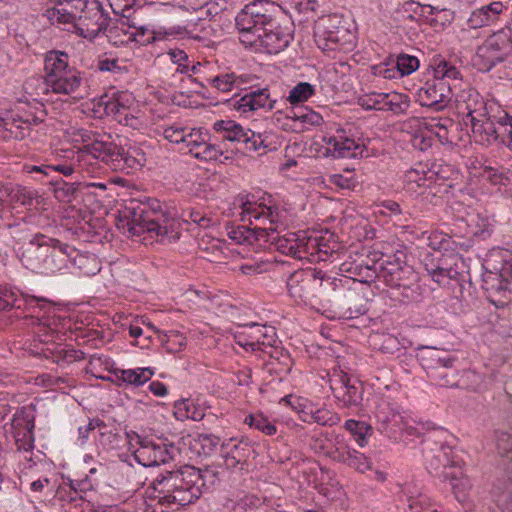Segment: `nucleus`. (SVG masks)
Returning a JSON list of instances; mask_svg holds the SVG:
<instances>
[{"instance_id":"nucleus-1","label":"nucleus","mask_w":512,"mask_h":512,"mask_svg":"<svg viewBox=\"0 0 512 512\" xmlns=\"http://www.w3.org/2000/svg\"><path fill=\"white\" fill-rule=\"evenodd\" d=\"M213 478V471H201L192 466L166 471L146 488L145 512H166V509L189 505L201 496L207 480L214 483Z\"/></svg>"},{"instance_id":"nucleus-2","label":"nucleus","mask_w":512,"mask_h":512,"mask_svg":"<svg viewBox=\"0 0 512 512\" xmlns=\"http://www.w3.org/2000/svg\"><path fill=\"white\" fill-rule=\"evenodd\" d=\"M48 18L53 23L73 24L74 32L89 40L112 31L111 18L98 0H60L48 11Z\"/></svg>"},{"instance_id":"nucleus-3","label":"nucleus","mask_w":512,"mask_h":512,"mask_svg":"<svg viewBox=\"0 0 512 512\" xmlns=\"http://www.w3.org/2000/svg\"><path fill=\"white\" fill-rule=\"evenodd\" d=\"M76 250L56 238L36 233L20 249L22 264L34 273L45 276L64 274Z\"/></svg>"},{"instance_id":"nucleus-4","label":"nucleus","mask_w":512,"mask_h":512,"mask_svg":"<svg viewBox=\"0 0 512 512\" xmlns=\"http://www.w3.org/2000/svg\"><path fill=\"white\" fill-rule=\"evenodd\" d=\"M128 231L132 235L155 234L158 241L174 238L176 222L170 213L162 209L158 201L144 203L131 199L121 212Z\"/></svg>"},{"instance_id":"nucleus-5","label":"nucleus","mask_w":512,"mask_h":512,"mask_svg":"<svg viewBox=\"0 0 512 512\" xmlns=\"http://www.w3.org/2000/svg\"><path fill=\"white\" fill-rule=\"evenodd\" d=\"M287 288L291 297L305 304L312 303L317 297L328 296L330 291H343L341 280L327 277L314 268L297 270L287 280Z\"/></svg>"},{"instance_id":"nucleus-6","label":"nucleus","mask_w":512,"mask_h":512,"mask_svg":"<svg viewBox=\"0 0 512 512\" xmlns=\"http://www.w3.org/2000/svg\"><path fill=\"white\" fill-rule=\"evenodd\" d=\"M279 5L269 0L247 4L236 16L239 39L244 45H254L264 27H276Z\"/></svg>"},{"instance_id":"nucleus-7","label":"nucleus","mask_w":512,"mask_h":512,"mask_svg":"<svg viewBox=\"0 0 512 512\" xmlns=\"http://www.w3.org/2000/svg\"><path fill=\"white\" fill-rule=\"evenodd\" d=\"M314 38L323 52H334L352 42L353 34L347 20L339 14L325 15L315 22Z\"/></svg>"},{"instance_id":"nucleus-8","label":"nucleus","mask_w":512,"mask_h":512,"mask_svg":"<svg viewBox=\"0 0 512 512\" xmlns=\"http://www.w3.org/2000/svg\"><path fill=\"white\" fill-rule=\"evenodd\" d=\"M87 151L91 157L98 159L114 171L130 173L142 166L143 156L137 158L130 151H125L110 140V137H95L88 144Z\"/></svg>"},{"instance_id":"nucleus-9","label":"nucleus","mask_w":512,"mask_h":512,"mask_svg":"<svg viewBox=\"0 0 512 512\" xmlns=\"http://www.w3.org/2000/svg\"><path fill=\"white\" fill-rule=\"evenodd\" d=\"M456 357L436 348H426L421 361L428 376L442 387H458V370L454 367Z\"/></svg>"},{"instance_id":"nucleus-10","label":"nucleus","mask_w":512,"mask_h":512,"mask_svg":"<svg viewBox=\"0 0 512 512\" xmlns=\"http://www.w3.org/2000/svg\"><path fill=\"white\" fill-rule=\"evenodd\" d=\"M240 207L242 209V221H248L253 230L258 228L264 229L263 233H257L258 242L263 241L266 243L271 237V233L275 234L280 226H282L280 213L277 208L248 200H241Z\"/></svg>"},{"instance_id":"nucleus-11","label":"nucleus","mask_w":512,"mask_h":512,"mask_svg":"<svg viewBox=\"0 0 512 512\" xmlns=\"http://www.w3.org/2000/svg\"><path fill=\"white\" fill-rule=\"evenodd\" d=\"M217 132L223 133V138L232 142H241L244 149L249 152H258L262 155L266 152V137L261 133H255L250 129H244L232 120H220L214 124Z\"/></svg>"},{"instance_id":"nucleus-12","label":"nucleus","mask_w":512,"mask_h":512,"mask_svg":"<svg viewBox=\"0 0 512 512\" xmlns=\"http://www.w3.org/2000/svg\"><path fill=\"white\" fill-rule=\"evenodd\" d=\"M327 153L335 158H362L368 156L364 140L350 136L344 129H338L332 136H325Z\"/></svg>"},{"instance_id":"nucleus-13","label":"nucleus","mask_w":512,"mask_h":512,"mask_svg":"<svg viewBox=\"0 0 512 512\" xmlns=\"http://www.w3.org/2000/svg\"><path fill=\"white\" fill-rule=\"evenodd\" d=\"M139 448L134 452L136 460L144 467L159 466L174 460L179 449L171 443L139 439Z\"/></svg>"},{"instance_id":"nucleus-14","label":"nucleus","mask_w":512,"mask_h":512,"mask_svg":"<svg viewBox=\"0 0 512 512\" xmlns=\"http://www.w3.org/2000/svg\"><path fill=\"white\" fill-rule=\"evenodd\" d=\"M330 388L334 396L347 407L357 406L362 401V385L357 380H352L343 371L333 372Z\"/></svg>"},{"instance_id":"nucleus-15","label":"nucleus","mask_w":512,"mask_h":512,"mask_svg":"<svg viewBox=\"0 0 512 512\" xmlns=\"http://www.w3.org/2000/svg\"><path fill=\"white\" fill-rule=\"evenodd\" d=\"M451 453L452 450L449 446H442L436 458L444 467V478L450 480L455 497L462 502L466 499L471 483L464 476L461 468L454 465V461L450 457Z\"/></svg>"},{"instance_id":"nucleus-16","label":"nucleus","mask_w":512,"mask_h":512,"mask_svg":"<svg viewBox=\"0 0 512 512\" xmlns=\"http://www.w3.org/2000/svg\"><path fill=\"white\" fill-rule=\"evenodd\" d=\"M183 145L194 158L201 161L217 160L222 154L221 150L209 143V134L202 128H189Z\"/></svg>"},{"instance_id":"nucleus-17","label":"nucleus","mask_w":512,"mask_h":512,"mask_svg":"<svg viewBox=\"0 0 512 512\" xmlns=\"http://www.w3.org/2000/svg\"><path fill=\"white\" fill-rule=\"evenodd\" d=\"M80 73L71 66H52L45 76V83L55 93L70 94L81 85Z\"/></svg>"},{"instance_id":"nucleus-18","label":"nucleus","mask_w":512,"mask_h":512,"mask_svg":"<svg viewBox=\"0 0 512 512\" xmlns=\"http://www.w3.org/2000/svg\"><path fill=\"white\" fill-rule=\"evenodd\" d=\"M450 99L451 88L448 82H431L428 80L425 86L417 92L419 104L435 111L443 110Z\"/></svg>"},{"instance_id":"nucleus-19","label":"nucleus","mask_w":512,"mask_h":512,"mask_svg":"<svg viewBox=\"0 0 512 512\" xmlns=\"http://www.w3.org/2000/svg\"><path fill=\"white\" fill-rule=\"evenodd\" d=\"M41 122L37 117L32 116L23 119L22 117L8 116L0 118V134L6 140H22L30 134L31 125Z\"/></svg>"},{"instance_id":"nucleus-20","label":"nucleus","mask_w":512,"mask_h":512,"mask_svg":"<svg viewBox=\"0 0 512 512\" xmlns=\"http://www.w3.org/2000/svg\"><path fill=\"white\" fill-rule=\"evenodd\" d=\"M260 36L251 47H262L268 54H277L286 48L290 41V35L280 30L278 23L276 27H264L263 31L258 33Z\"/></svg>"},{"instance_id":"nucleus-21","label":"nucleus","mask_w":512,"mask_h":512,"mask_svg":"<svg viewBox=\"0 0 512 512\" xmlns=\"http://www.w3.org/2000/svg\"><path fill=\"white\" fill-rule=\"evenodd\" d=\"M242 327L249 328L248 337L250 341L238 340V345L244 348L250 347L254 350H264L262 346H273L275 342V331L273 327L259 325L257 323H250L241 325Z\"/></svg>"},{"instance_id":"nucleus-22","label":"nucleus","mask_w":512,"mask_h":512,"mask_svg":"<svg viewBox=\"0 0 512 512\" xmlns=\"http://www.w3.org/2000/svg\"><path fill=\"white\" fill-rule=\"evenodd\" d=\"M471 127L475 138L482 144H491L496 141L497 120L494 121L488 117L487 111L482 108L474 115Z\"/></svg>"},{"instance_id":"nucleus-23","label":"nucleus","mask_w":512,"mask_h":512,"mask_svg":"<svg viewBox=\"0 0 512 512\" xmlns=\"http://www.w3.org/2000/svg\"><path fill=\"white\" fill-rule=\"evenodd\" d=\"M87 149L88 144L84 145L83 148H79L78 150L69 149L63 151V158H65V160L62 163L47 166V168H45V175L49 176L52 172H59L65 176L72 175L76 168L80 166V163L86 157L91 156Z\"/></svg>"},{"instance_id":"nucleus-24","label":"nucleus","mask_w":512,"mask_h":512,"mask_svg":"<svg viewBox=\"0 0 512 512\" xmlns=\"http://www.w3.org/2000/svg\"><path fill=\"white\" fill-rule=\"evenodd\" d=\"M231 443L232 440L225 445L228 450L224 455V464L228 469L243 470L247 464L248 458L254 451L247 441L241 440L232 445Z\"/></svg>"},{"instance_id":"nucleus-25","label":"nucleus","mask_w":512,"mask_h":512,"mask_svg":"<svg viewBox=\"0 0 512 512\" xmlns=\"http://www.w3.org/2000/svg\"><path fill=\"white\" fill-rule=\"evenodd\" d=\"M417 275L411 266L405 264L400 271L390 279H387V285L399 289H405V296L411 299L416 298L418 294Z\"/></svg>"},{"instance_id":"nucleus-26","label":"nucleus","mask_w":512,"mask_h":512,"mask_svg":"<svg viewBox=\"0 0 512 512\" xmlns=\"http://www.w3.org/2000/svg\"><path fill=\"white\" fill-rule=\"evenodd\" d=\"M266 243L274 246L276 250L283 254L301 259L302 254L299 250V236L295 233H287L280 236L278 230L275 234L271 233V237Z\"/></svg>"},{"instance_id":"nucleus-27","label":"nucleus","mask_w":512,"mask_h":512,"mask_svg":"<svg viewBox=\"0 0 512 512\" xmlns=\"http://www.w3.org/2000/svg\"><path fill=\"white\" fill-rule=\"evenodd\" d=\"M503 7L501 2H492L474 10L468 19L470 28L477 29L488 25L503 11Z\"/></svg>"},{"instance_id":"nucleus-28","label":"nucleus","mask_w":512,"mask_h":512,"mask_svg":"<svg viewBox=\"0 0 512 512\" xmlns=\"http://www.w3.org/2000/svg\"><path fill=\"white\" fill-rule=\"evenodd\" d=\"M458 261L462 262L457 254H451L439 259V266L430 276L438 284H444L446 279H456L460 274Z\"/></svg>"},{"instance_id":"nucleus-29","label":"nucleus","mask_w":512,"mask_h":512,"mask_svg":"<svg viewBox=\"0 0 512 512\" xmlns=\"http://www.w3.org/2000/svg\"><path fill=\"white\" fill-rule=\"evenodd\" d=\"M235 107L238 110L246 112L265 107L272 109L273 104L269 101V94L267 93V89H262L244 95L237 101Z\"/></svg>"},{"instance_id":"nucleus-30","label":"nucleus","mask_w":512,"mask_h":512,"mask_svg":"<svg viewBox=\"0 0 512 512\" xmlns=\"http://www.w3.org/2000/svg\"><path fill=\"white\" fill-rule=\"evenodd\" d=\"M486 111L484 100L480 97L479 93L474 90L463 91L458 100V109L462 114H465L470 123H473L474 115L481 108Z\"/></svg>"},{"instance_id":"nucleus-31","label":"nucleus","mask_w":512,"mask_h":512,"mask_svg":"<svg viewBox=\"0 0 512 512\" xmlns=\"http://www.w3.org/2000/svg\"><path fill=\"white\" fill-rule=\"evenodd\" d=\"M114 430L112 425H107L100 419H92L86 426V432H93L94 437H98L104 447L111 446L116 442L118 434Z\"/></svg>"},{"instance_id":"nucleus-32","label":"nucleus","mask_w":512,"mask_h":512,"mask_svg":"<svg viewBox=\"0 0 512 512\" xmlns=\"http://www.w3.org/2000/svg\"><path fill=\"white\" fill-rule=\"evenodd\" d=\"M264 229L258 228L257 230H253L250 225H242V226H228L227 227V235L233 240L236 244H249L253 245L257 240V233H263Z\"/></svg>"},{"instance_id":"nucleus-33","label":"nucleus","mask_w":512,"mask_h":512,"mask_svg":"<svg viewBox=\"0 0 512 512\" xmlns=\"http://www.w3.org/2000/svg\"><path fill=\"white\" fill-rule=\"evenodd\" d=\"M101 104L104 105V110L107 115L114 116L119 122L125 120V124L129 125L128 118V107L123 101V96L118 95L117 97L110 98L108 100L101 99ZM134 118L131 117L130 120Z\"/></svg>"},{"instance_id":"nucleus-34","label":"nucleus","mask_w":512,"mask_h":512,"mask_svg":"<svg viewBox=\"0 0 512 512\" xmlns=\"http://www.w3.org/2000/svg\"><path fill=\"white\" fill-rule=\"evenodd\" d=\"M154 372L151 368L122 369L116 373L119 380L124 383L140 386L148 382Z\"/></svg>"},{"instance_id":"nucleus-35","label":"nucleus","mask_w":512,"mask_h":512,"mask_svg":"<svg viewBox=\"0 0 512 512\" xmlns=\"http://www.w3.org/2000/svg\"><path fill=\"white\" fill-rule=\"evenodd\" d=\"M174 415L178 420L192 419L200 421L205 416L204 410L190 400H180L175 402Z\"/></svg>"},{"instance_id":"nucleus-36","label":"nucleus","mask_w":512,"mask_h":512,"mask_svg":"<svg viewBox=\"0 0 512 512\" xmlns=\"http://www.w3.org/2000/svg\"><path fill=\"white\" fill-rule=\"evenodd\" d=\"M409 98L401 93H385L383 110L392 111L395 114L405 113L409 108Z\"/></svg>"},{"instance_id":"nucleus-37","label":"nucleus","mask_w":512,"mask_h":512,"mask_svg":"<svg viewBox=\"0 0 512 512\" xmlns=\"http://www.w3.org/2000/svg\"><path fill=\"white\" fill-rule=\"evenodd\" d=\"M235 512H268L267 505L255 495H245L234 506Z\"/></svg>"},{"instance_id":"nucleus-38","label":"nucleus","mask_w":512,"mask_h":512,"mask_svg":"<svg viewBox=\"0 0 512 512\" xmlns=\"http://www.w3.org/2000/svg\"><path fill=\"white\" fill-rule=\"evenodd\" d=\"M375 75H382L386 79H400L415 72L420 66H372Z\"/></svg>"},{"instance_id":"nucleus-39","label":"nucleus","mask_w":512,"mask_h":512,"mask_svg":"<svg viewBox=\"0 0 512 512\" xmlns=\"http://www.w3.org/2000/svg\"><path fill=\"white\" fill-rule=\"evenodd\" d=\"M319 259L325 261L328 255L338 251L339 244L334 234L326 231L324 234L317 235Z\"/></svg>"},{"instance_id":"nucleus-40","label":"nucleus","mask_w":512,"mask_h":512,"mask_svg":"<svg viewBox=\"0 0 512 512\" xmlns=\"http://www.w3.org/2000/svg\"><path fill=\"white\" fill-rule=\"evenodd\" d=\"M426 180L425 171L410 169L403 176V188L407 192L416 193L420 187L425 185Z\"/></svg>"},{"instance_id":"nucleus-41","label":"nucleus","mask_w":512,"mask_h":512,"mask_svg":"<svg viewBox=\"0 0 512 512\" xmlns=\"http://www.w3.org/2000/svg\"><path fill=\"white\" fill-rule=\"evenodd\" d=\"M345 428L354 436L355 441L360 447H364L366 445V437L371 431V427L369 425L362 421L347 420Z\"/></svg>"},{"instance_id":"nucleus-42","label":"nucleus","mask_w":512,"mask_h":512,"mask_svg":"<svg viewBox=\"0 0 512 512\" xmlns=\"http://www.w3.org/2000/svg\"><path fill=\"white\" fill-rule=\"evenodd\" d=\"M162 345L169 353H177L186 345V337L178 331H169L161 338Z\"/></svg>"},{"instance_id":"nucleus-43","label":"nucleus","mask_w":512,"mask_h":512,"mask_svg":"<svg viewBox=\"0 0 512 512\" xmlns=\"http://www.w3.org/2000/svg\"><path fill=\"white\" fill-rule=\"evenodd\" d=\"M351 450L352 449L349 447L344 437L337 435L335 437L334 444L330 448L328 454L333 460L344 463Z\"/></svg>"},{"instance_id":"nucleus-44","label":"nucleus","mask_w":512,"mask_h":512,"mask_svg":"<svg viewBox=\"0 0 512 512\" xmlns=\"http://www.w3.org/2000/svg\"><path fill=\"white\" fill-rule=\"evenodd\" d=\"M430 125L431 131L442 142H449V128L453 127V121L449 118L432 119Z\"/></svg>"},{"instance_id":"nucleus-45","label":"nucleus","mask_w":512,"mask_h":512,"mask_svg":"<svg viewBox=\"0 0 512 512\" xmlns=\"http://www.w3.org/2000/svg\"><path fill=\"white\" fill-rule=\"evenodd\" d=\"M314 94V88L307 82H300L289 93L288 100L296 104L308 100Z\"/></svg>"},{"instance_id":"nucleus-46","label":"nucleus","mask_w":512,"mask_h":512,"mask_svg":"<svg viewBox=\"0 0 512 512\" xmlns=\"http://www.w3.org/2000/svg\"><path fill=\"white\" fill-rule=\"evenodd\" d=\"M512 116L505 114L497 118V134L496 141L507 145L512 148V142L510 141L509 128H511Z\"/></svg>"},{"instance_id":"nucleus-47","label":"nucleus","mask_w":512,"mask_h":512,"mask_svg":"<svg viewBox=\"0 0 512 512\" xmlns=\"http://www.w3.org/2000/svg\"><path fill=\"white\" fill-rule=\"evenodd\" d=\"M245 422L266 435L271 436L277 432L276 426L261 414L250 415L246 418Z\"/></svg>"},{"instance_id":"nucleus-48","label":"nucleus","mask_w":512,"mask_h":512,"mask_svg":"<svg viewBox=\"0 0 512 512\" xmlns=\"http://www.w3.org/2000/svg\"><path fill=\"white\" fill-rule=\"evenodd\" d=\"M498 42L496 40H489L486 45L478 50V55L485 59V64H497V62L504 61L502 55H498Z\"/></svg>"},{"instance_id":"nucleus-49","label":"nucleus","mask_w":512,"mask_h":512,"mask_svg":"<svg viewBox=\"0 0 512 512\" xmlns=\"http://www.w3.org/2000/svg\"><path fill=\"white\" fill-rule=\"evenodd\" d=\"M344 464L354 468L355 470H358L361 473L371 469V463L368 458L364 454L353 449L349 453V456L346 457Z\"/></svg>"},{"instance_id":"nucleus-50","label":"nucleus","mask_w":512,"mask_h":512,"mask_svg":"<svg viewBox=\"0 0 512 512\" xmlns=\"http://www.w3.org/2000/svg\"><path fill=\"white\" fill-rule=\"evenodd\" d=\"M483 288L486 291H504L507 288V281L498 273L488 272L483 275Z\"/></svg>"},{"instance_id":"nucleus-51","label":"nucleus","mask_w":512,"mask_h":512,"mask_svg":"<svg viewBox=\"0 0 512 512\" xmlns=\"http://www.w3.org/2000/svg\"><path fill=\"white\" fill-rule=\"evenodd\" d=\"M404 265L405 262H401L398 257L393 261H383L382 263H380L378 276L382 278L385 283H387V279H390V277L395 276L400 271V269L404 267Z\"/></svg>"},{"instance_id":"nucleus-52","label":"nucleus","mask_w":512,"mask_h":512,"mask_svg":"<svg viewBox=\"0 0 512 512\" xmlns=\"http://www.w3.org/2000/svg\"><path fill=\"white\" fill-rule=\"evenodd\" d=\"M385 93H370L359 98V105L366 110H383Z\"/></svg>"},{"instance_id":"nucleus-53","label":"nucleus","mask_w":512,"mask_h":512,"mask_svg":"<svg viewBox=\"0 0 512 512\" xmlns=\"http://www.w3.org/2000/svg\"><path fill=\"white\" fill-rule=\"evenodd\" d=\"M299 250L302 254L301 259L308 256H319L317 235L299 237Z\"/></svg>"},{"instance_id":"nucleus-54","label":"nucleus","mask_w":512,"mask_h":512,"mask_svg":"<svg viewBox=\"0 0 512 512\" xmlns=\"http://www.w3.org/2000/svg\"><path fill=\"white\" fill-rule=\"evenodd\" d=\"M311 418L314 422L323 426H332L340 421L339 416L327 408H319L311 411Z\"/></svg>"},{"instance_id":"nucleus-55","label":"nucleus","mask_w":512,"mask_h":512,"mask_svg":"<svg viewBox=\"0 0 512 512\" xmlns=\"http://www.w3.org/2000/svg\"><path fill=\"white\" fill-rule=\"evenodd\" d=\"M13 438L19 451H30L34 447L33 429L15 431Z\"/></svg>"},{"instance_id":"nucleus-56","label":"nucleus","mask_w":512,"mask_h":512,"mask_svg":"<svg viewBox=\"0 0 512 512\" xmlns=\"http://www.w3.org/2000/svg\"><path fill=\"white\" fill-rule=\"evenodd\" d=\"M408 502L407 512H438L437 509L432 508L429 498L425 495L410 497Z\"/></svg>"},{"instance_id":"nucleus-57","label":"nucleus","mask_w":512,"mask_h":512,"mask_svg":"<svg viewBox=\"0 0 512 512\" xmlns=\"http://www.w3.org/2000/svg\"><path fill=\"white\" fill-rule=\"evenodd\" d=\"M187 127L180 125H171L163 130V136L166 140L174 144H184L186 134L188 132Z\"/></svg>"},{"instance_id":"nucleus-58","label":"nucleus","mask_w":512,"mask_h":512,"mask_svg":"<svg viewBox=\"0 0 512 512\" xmlns=\"http://www.w3.org/2000/svg\"><path fill=\"white\" fill-rule=\"evenodd\" d=\"M375 417L381 424L386 426L398 417V414L390 408L389 403L383 401L376 407Z\"/></svg>"},{"instance_id":"nucleus-59","label":"nucleus","mask_w":512,"mask_h":512,"mask_svg":"<svg viewBox=\"0 0 512 512\" xmlns=\"http://www.w3.org/2000/svg\"><path fill=\"white\" fill-rule=\"evenodd\" d=\"M34 422L24 414V412L16 413L10 423V429L8 430L11 434L15 431H24L26 429H33Z\"/></svg>"},{"instance_id":"nucleus-60","label":"nucleus","mask_w":512,"mask_h":512,"mask_svg":"<svg viewBox=\"0 0 512 512\" xmlns=\"http://www.w3.org/2000/svg\"><path fill=\"white\" fill-rule=\"evenodd\" d=\"M240 82H244L241 77H239ZM238 78L235 77L233 73L219 75L212 79V85L222 92L230 91L233 85L237 82Z\"/></svg>"},{"instance_id":"nucleus-61","label":"nucleus","mask_w":512,"mask_h":512,"mask_svg":"<svg viewBox=\"0 0 512 512\" xmlns=\"http://www.w3.org/2000/svg\"><path fill=\"white\" fill-rule=\"evenodd\" d=\"M188 56L185 51L180 49H169L168 52L162 53L157 56L156 60L159 62L170 61L172 64H181V62L187 60Z\"/></svg>"},{"instance_id":"nucleus-62","label":"nucleus","mask_w":512,"mask_h":512,"mask_svg":"<svg viewBox=\"0 0 512 512\" xmlns=\"http://www.w3.org/2000/svg\"><path fill=\"white\" fill-rule=\"evenodd\" d=\"M225 0H214L207 2L201 7L200 12L203 17L213 18L225 9Z\"/></svg>"},{"instance_id":"nucleus-63","label":"nucleus","mask_w":512,"mask_h":512,"mask_svg":"<svg viewBox=\"0 0 512 512\" xmlns=\"http://www.w3.org/2000/svg\"><path fill=\"white\" fill-rule=\"evenodd\" d=\"M11 189L12 192L11 195H9V199L12 202L20 203L22 205H27L32 202V193L28 191L26 188L17 186L15 188L11 187Z\"/></svg>"},{"instance_id":"nucleus-64","label":"nucleus","mask_w":512,"mask_h":512,"mask_svg":"<svg viewBox=\"0 0 512 512\" xmlns=\"http://www.w3.org/2000/svg\"><path fill=\"white\" fill-rule=\"evenodd\" d=\"M68 54L64 51L51 50L45 54V64H68Z\"/></svg>"}]
</instances>
